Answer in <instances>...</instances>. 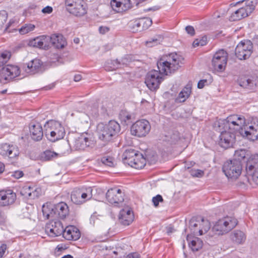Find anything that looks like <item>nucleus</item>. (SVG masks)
<instances>
[{
	"label": "nucleus",
	"mask_w": 258,
	"mask_h": 258,
	"mask_svg": "<svg viewBox=\"0 0 258 258\" xmlns=\"http://www.w3.org/2000/svg\"><path fill=\"white\" fill-rule=\"evenodd\" d=\"M134 219V215L131 209L126 208L120 211L118 220L119 223L124 226L130 225Z\"/></svg>",
	"instance_id": "393cba45"
},
{
	"label": "nucleus",
	"mask_w": 258,
	"mask_h": 258,
	"mask_svg": "<svg viewBox=\"0 0 258 258\" xmlns=\"http://www.w3.org/2000/svg\"><path fill=\"white\" fill-rule=\"evenodd\" d=\"M245 118L243 116L233 114L226 119L220 120L218 122L219 132L221 130H228L234 134L238 132L241 135L242 130L245 125Z\"/></svg>",
	"instance_id": "f03ea898"
},
{
	"label": "nucleus",
	"mask_w": 258,
	"mask_h": 258,
	"mask_svg": "<svg viewBox=\"0 0 258 258\" xmlns=\"http://www.w3.org/2000/svg\"><path fill=\"white\" fill-rule=\"evenodd\" d=\"M189 172L193 177L201 178L204 175V171L200 169H191Z\"/></svg>",
	"instance_id": "de8ad7c7"
},
{
	"label": "nucleus",
	"mask_w": 258,
	"mask_h": 258,
	"mask_svg": "<svg viewBox=\"0 0 258 258\" xmlns=\"http://www.w3.org/2000/svg\"><path fill=\"white\" fill-rule=\"evenodd\" d=\"M20 154L19 148L15 145L4 143L0 144V155L16 160Z\"/></svg>",
	"instance_id": "f3484780"
},
{
	"label": "nucleus",
	"mask_w": 258,
	"mask_h": 258,
	"mask_svg": "<svg viewBox=\"0 0 258 258\" xmlns=\"http://www.w3.org/2000/svg\"><path fill=\"white\" fill-rule=\"evenodd\" d=\"M138 153L139 152L131 148L125 150L122 155V160L124 163L129 165L130 161L133 160Z\"/></svg>",
	"instance_id": "72a5a7b5"
},
{
	"label": "nucleus",
	"mask_w": 258,
	"mask_h": 258,
	"mask_svg": "<svg viewBox=\"0 0 258 258\" xmlns=\"http://www.w3.org/2000/svg\"><path fill=\"white\" fill-rule=\"evenodd\" d=\"M61 235L68 240H77L81 236L79 230L72 225L68 226L65 229L63 227V233Z\"/></svg>",
	"instance_id": "a878e982"
},
{
	"label": "nucleus",
	"mask_w": 258,
	"mask_h": 258,
	"mask_svg": "<svg viewBox=\"0 0 258 258\" xmlns=\"http://www.w3.org/2000/svg\"><path fill=\"white\" fill-rule=\"evenodd\" d=\"M151 125L146 119L137 121L131 126V132L133 135L138 137H145L150 132Z\"/></svg>",
	"instance_id": "2eb2a0df"
},
{
	"label": "nucleus",
	"mask_w": 258,
	"mask_h": 258,
	"mask_svg": "<svg viewBox=\"0 0 258 258\" xmlns=\"http://www.w3.org/2000/svg\"><path fill=\"white\" fill-rule=\"evenodd\" d=\"M62 223L58 220H52L46 224L45 231L46 233L50 237H56L63 233Z\"/></svg>",
	"instance_id": "6ab92c4d"
},
{
	"label": "nucleus",
	"mask_w": 258,
	"mask_h": 258,
	"mask_svg": "<svg viewBox=\"0 0 258 258\" xmlns=\"http://www.w3.org/2000/svg\"><path fill=\"white\" fill-rule=\"evenodd\" d=\"M126 258H140V256L139 253L134 252L128 254Z\"/></svg>",
	"instance_id": "680f3d73"
},
{
	"label": "nucleus",
	"mask_w": 258,
	"mask_h": 258,
	"mask_svg": "<svg viewBox=\"0 0 258 258\" xmlns=\"http://www.w3.org/2000/svg\"><path fill=\"white\" fill-rule=\"evenodd\" d=\"M44 128L46 138L52 142L63 139L66 134L63 126L56 121L51 120L47 121L44 125Z\"/></svg>",
	"instance_id": "20e7f679"
},
{
	"label": "nucleus",
	"mask_w": 258,
	"mask_h": 258,
	"mask_svg": "<svg viewBox=\"0 0 258 258\" xmlns=\"http://www.w3.org/2000/svg\"><path fill=\"white\" fill-rule=\"evenodd\" d=\"M130 27L133 32H141L142 30H139L141 27L139 19L133 20L131 22L130 24Z\"/></svg>",
	"instance_id": "79ce46f5"
},
{
	"label": "nucleus",
	"mask_w": 258,
	"mask_h": 258,
	"mask_svg": "<svg viewBox=\"0 0 258 258\" xmlns=\"http://www.w3.org/2000/svg\"><path fill=\"white\" fill-rule=\"evenodd\" d=\"M92 192L90 187L75 189L71 194V200L76 204H81L92 198Z\"/></svg>",
	"instance_id": "4468645a"
},
{
	"label": "nucleus",
	"mask_w": 258,
	"mask_h": 258,
	"mask_svg": "<svg viewBox=\"0 0 258 258\" xmlns=\"http://www.w3.org/2000/svg\"><path fill=\"white\" fill-rule=\"evenodd\" d=\"M29 130L31 137L33 140L39 141L42 140L43 132L42 126L39 123L31 124Z\"/></svg>",
	"instance_id": "7c9ffc66"
},
{
	"label": "nucleus",
	"mask_w": 258,
	"mask_h": 258,
	"mask_svg": "<svg viewBox=\"0 0 258 258\" xmlns=\"http://www.w3.org/2000/svg\"><path fill=\"white\" fill-rule=\"evenodd\" d=\"M110 5L112 9L118 13L125 11L132 6L130 0H111Z\"/></svg>",
	"instance_id": "cd10ccee"
},
{
	"label": "nucleus",
	"mask_w": 258,
	"mask_h": 258,
	"mask_svg": "<svg viewBox=\"0 0 258 258\" xmlns=\"http://www.w3.org/2000/svg\"><path fill=\"white\" fill-rule=\"evenodd\" d=\"M222 170L228 178H237L242 171V164L240 159L227 161L223 164Z\"/></svg>",
	"instance_id": "6e6552de"
},
{
	"label": "nucleus",
	"mask_w": 258,
	"mask_h": 258,
	"mask_svg": "<svg viewBox=\"0 0 258 258\" xmlns=\"http://www.w3.org/2000/svg\"><path fill=\"white\" fill-rule=\"evenodd\" d=\"M141 28L139 30L142 31L148 29L152 24V21L150 18H142L139 19Z\"/></svg>",
	"instance_id": "58836bf2"
},
{
	"label": "nucleus",
	"mask_w": 258,
	"mask_h": 258,
	"mask_svg": "<svg viewBox=\"0 0 258 258\" xmlns=\"http://www.w3.org/2000/svg\"><path fill=\"white\" fill-rule=\"evenodd\" d=\"M9 52H5L0 54V67L3 66L9 60L10 58Z\"/></svg>",
	"instance_id": "c03bdc74"
},
{
	"label": "nucleus",
	"mask_w": 258,
	"mask_h": 258,
	"mask_svg": "<svg viewBox=\"0 0 258 258\" xmlns=\"http://www.w3.org/2000/svg\"><path fill=\"white\" fill-rule=\"evenodd\" d=\"M8 19V14L6 11H0V29H2Z\"/></svg>",
	"instance_id": "a18cd8bd"
},
{
	"label": "nucleus",
	"mask_w": 258,
	"mask_h": 258,
	"mask_svg": "<svg viewBox=\"0 0 258 258\" xmlns=\"http://www.w3.org/2000/svg\"><path fill=\"white\" fill-rule=\"evenodd\" d=\"M57 154L55 152L51 151L50 150H46L41 156V158L45 161H49L51 160L54 157L57 156Z\"/></svg>",
	"instance_id": "37998d69"
},
{
	"label": "nucleus",
	"mask_w": 258,
	"mask_h": 258,
	"mask_svg": "<svg viewBox=\"0 0 258 258\" xmlns=\"http://www.w3.org/2000/svg\"><path fill=\"white\" fill-rule=\"evenodd\" d=\"M245 234L239 230H235L231 234V239L237 243H241L245 240Z\"/></svg>",
	"instance_id": "e433bc0d"
},
{
	"label": "nucleus",
	"mask_w": 258,
	"mask_h": 258,
	"mask_svg": "<svg viewBox=\"0 0 258 258\" xmlns=\"http://www.w3.org/2000/svg\"><path fill=\"white\" fill-rule=\"evenodd\" d=\"M18 23V20L16 17H14L13 18L11 19L7 25L6 30H7L11 26H13L14 24H17Z\"/></svg>",
	"instance_id": "864d4df0"
},
{
	"label": "nucleus",
	"mask_w": 258,
	"mask_h": 258,
	"mask_svg": "<svg viewBox=\"0 0 258 258\" xmlns=\"http://www.w3.org/2000/svg\"><path fill=\"white\" fill-rule=\"evenodd\" d=\"M207 43V37H204L201 39H196L192 43V45L194 47H196L197 46H204Z\"/></svg>",
	"instance_id": "09e8293b"
},
{
	"label": "nucleus",
	"mask_w": 258,
	"mask_h": 258,
	"mask_svg": "<svg viewBox=\"0 0 258 258\" xmlns=\"http://www.w3.org/2000/svg\"><path fill=\"white\" fill-rule=\"evenodd\" d=\"M16 195L11 190L0 191V206H6L14 203Z\"/></svg>",
	"instance_id": "bb28decb"
},
{
	"label": "nucleus",
	"mask_w": 258,
	"mask_h": 258,
	"mask_svg": "<svg viewBox=\"0 0 258 258\" xmlns=\"http://www.w3.org/2000/svg\"><path fill=\"white\" fill-rule=\"evenodd\" d=\"M61 258H73V256L70 254H67L63 256Z\"/></svg>",
	"instance_id": "774afa93"
},
{
	"label": "nucleus",
	"mask_w": 258,
	"mask_h": 258,
	"mask_svg": "<svg viewBox=\"0 0 258 258\" xmlns=\"http://www.w3.org/2000/svg\"><path fill=\"white\" fill-rule=\"evenodd\" d=\"M82 79V76L80 74H77L74 76V81L75 82H79Z\"/></svg>",
	"instance_id": "69168bd1"
},
{
	"label": "nucleus",
	"mask_w": 258,
	"mask_h": 258,
	"mask_svg": "<svg viewBox=\"0 0 258 258\" xmlns=\"http://www.w3.org/2000/svg\"><path fill=\"white\" fill-rule=\"evenodd\" d=\"M119 117L121 122L127 124L131 119V115L126 110H121L119 114Z\"/></svg>",
	"instance_id": "a19ab883"
},
{
	"label": "nucleus",
	"mask_w": 258,
	"mask_h": 258,
	"mask_svg": "<svg viewBox=\"0 0 258 258\" xmlns=\"http://www.w3.org/2000/svg\"><path fill=\"white\" fill-rule=\"evenodd\" d=\"M95 142L87 134H82L76 139L74 147L77 150H85L87 148H93Z\"/></svg>",
	"instance_id": "412c9836"
},
{
	"label": "nucleus",
	"mask_w": 258,
	"mask_h": 258,
	"mask_svg": "<svg viewBox=\"0 0 258 258\" xmlns=\"http://www.w3.org/2000/svg\"><path fill=\"white\" fill-rule=\"evenodd\" d=\"M235 155L236 156H238L239 155L240 156V158H244L245 157V153L243 151L241 150L240 151H236Z\"/></svg>",
	"instance_id": "0e129e2a"
},
{
	"label": "nucleus",
	"mask_w": 258,
	"mask_h": 258,
	"mask_svg": "<svg viewBox=\"0 0 258 258\" xmlns=\"http://www.w3.org/2000/svg\"><path fill=\"white\" fill-rule=\"evenodd\" d=\"M219 136V145L225 149L232 147L235 141V134L228 130H223Z\"/></svg>",
	"instance_id": "aec40b11"
},
{
	"label": "nucleus",
	"mask_w": 258,
	"mask_h": 258,
	"mask_svg": "<svg viewBox=\"0 0 258 258\" xmlns=\"http://www.w3.org/2000/svg\"><path fill=\"white\" fill-rule=\"evenodd\" d=\"M228 59V53L224 49L218 50L212 59V66L214 69L219 72H223L226 68Z\"/></svg>",
	"instance_id": "ddd939ff"
},
{
	"label": "nucleus",
	"mask_w": 258,
	"mask_h": 258,
	"mask_svg": "<svg viewBox=\"0 0 258 258\" xmlns=\"http://www.w3.org/2000/svg\"><path fill=\"white\" fill-rule=\"evenodd\" d=\"M237 220L231 216L224 217L218 220L212 227L215 235H222L230 232L237 224Z\"/></svg>",
	"instance_id": "39448f33"
},
{
	"label": "nucleus",
	"mask_w": 258,
	"mask_h": 258,
	"mask_svg": "<svg viewBox=\"0 0 258 258\" xmlns=\"http://www.w3.org/2000/svg\"><path fill=\"white\" fill-rule=\"evenodd\" d=\"M212 81V79L210 76V79L209 80L207 79L201 80H200L198 84V87L199 89H202L204 88L205 85H208Z\"/></svg>",
	"instance_id": "3c124183"
},
{
	"label": "nucleus",
	"mask_w": 258,
	"mask_h": 258,
	"mask_svg": "<svg viewBox=\"0 0 258 258\" xmlns=\"http://www.w3.org/2000/svg\"><path fill=\"white\" fill-rule=\"evenodd\" d=\"M238 82L240 86L250 90H254L256 89L255 88L258 86V78L255 77H241Z\"/></svg>",
	"instance_id": "c756f323"
},
{
	"label": "nucleus",
	"mask_w": 258,
	"mask_h": 258,
	"mask_svg": "<svg viewBox=\"0 0 258 258\" xmlns=\"http://www.w3.org/2000/svg\"><path fill=\"white\" fill-rule=\"evenodd\" d=\"M20 74V68L15 65L8 64L3 67L0 72V83L6 84Z\"/></svg>",
	"instance_id": "f8f14e48"
},
{
	"label": "nucleus",
	"mask_w": 258,
	"mask_h": 258,
	"mask_svg": "<svg viewBox=\"0 0 258 258\" xmlns=\"http://www.w3.org/2000/svg\"><path fill=\"white\" fill-rule=\"evenodd\" d=\"M67 10L76 16H82L87 13V4L84 0H65Z\"/></svg>",
	"instance_id": "9d476101"
},
{
	"label": "nucleus",
	"mask_w": 258,
	"mask_h": 258,
	"mask_svg": "<svg viewBox=\"0 0 258 258\" xmlns=\"http://www.w3.org/2000/svg\"><path fill=\"white\" fill-rule=\"evenodd\" d=\"M244 3V5L235 11L230 17V20L231 21H236L247 17L254 10L257 0H246L239 1L236 3V5Z\"/></svg>",
	"instance_id": "0eeeda50"
},
{
	"label": "nucleus",
	"mask_w": 258,
	"mask_h": 258,
	"mask_svg": "<svg viewBox=\"0 0 258 258\" xmlns=\"http://www.w3.org/2000/svg\"><path fill=\"white\" fill-rule=\"evenodd\" d=\"M183 59L176 53L162 56L157 62L159 71L152 70L147 75L145 82L148 88L152 91L158 89L164 80L161 74L168 75L174 73L181 67Z\"/></svg>",
	"instance_id": "f257e3e1"
},
{
	"label": "nucleus",
	"mask_w": 258,
	"mask_h": 258,
	"mask_svg": "<svg viewBox=\"0 0 258 258\" xmlns=\"http://www.w3.org/2000/svg\"><path fill=\"white\" fill-rule=\"evenodd\" d=\"M146 163L145 158L142 154L139 153L133 160L130 161V163L128 165L139 169L143 168L145 166Z\"/></svg>",
	"instance_id": "473e14b6"
},
{
	"label": "nucleus",
	"mask_w": 258,
	"mask_h": 258,
	"mask_svg": "<svg viewBox=\"0 0 258 258\" xmlns=\"http://www.w3.org/2000/svg\"><path fill=\"white\" fill-rule=\"evenodd\" d=\"M187 240L189 242V246L193 251H198L202 246V241L197 237H194L191 240V236L187 235Z\"/></svg>",
	"instance_id": "c9c22d12"
},
{
	"label": "nucleus",
	"mask_w": 258,
	"mask_h": 258,
	"mask_svg": "<svg viewBox=\"0 0 258 258\" xmlns=\"http://www.w3.org/2000/svg\"><path fill=\"white\" fill-rule=\"evenodd\" d=\"M109 30V28L106 26H100L99 28V31L100 33L102 34H104L108 32Z\"/></svg>",
	"instance_id": "052dcab7"
},
{
	"label": "nucleus",
	"mask_w": 258,
	"mask_h": 258,
	"mask_svg": "<svg viewBox=\"0 0 258 258\" xmlns=\"http://www.w3.org/2000/svg\"><path fill=\"white\" fill-rule=\"evenodd\" d=\"M127 57H128V56H126L123 57L121 60V62L120 61H118L117 59L113 60L112 62L113 65V67L112 69L118 68L119 67V66L121 64V63H122L123 64H126V62H127V60H126Z\"/></svg>",
	"instance_id": "8fccbe9b"
},
{
	"label": "nucleus",
	"mask_w": 258,
	"mask_h": 258,
	"mask_svg": "<svg viewBox=\"0 0 258 258\" xmlns=\"http://www.w3.org/2000/svg\"><path fill=\"white\" fill-rule=\"evenodd\" d=\"M241 135L252 141L258 139V119H253L247 124L245 123Z\"/></svg>",
	"instance_id": "dca6fc26"
},
{
	"label": "nucleus",
	"mask_w": 258,
	"mask_h": 258,
	"mask_svg": "<svg viewBox=\"0 0 258 258\" xmlns=\"http://www.w3.org/2000/svg\"><path fill=\"white\" fill-rule=\"evenodd\" d=\"M69 207L64 202H60L56 205L43 206L42 212L43 216L47 219L57 215L60 218L63 219L69 214Z\"/></svg>",
	"instance_id": "423d86ee"
},
{
	"label": "nucleus",
	"mask_w": 258,
	"mask_h": 258,
	"mask_svg": "<svg viewBox=\"0 0 258 258\" xmlns=\"http://www.w3.org/2000/svg\"><path fill=\"white\" fill-rule=\"evenodd\" d=\"M179 139L178 134L177 133H174L171 137L170 140H168L171 143H174Z\"/></svg>",
	"instance_id": "4d7b16f0"
},
{
	"label": "nucleus",
	"mask_w": 258,
	"mask_h": 258,
	"mask_svg": "<svg viewBox=\"0 0 258 258\" xmlns=\"http://www.w3.org/2000/svg\"><path fill=\"white\" fill-rule=\"evenodd\" d=\"M186 32L191 36H193L195 33V29L192 26H187L185 27Z\"/></svg>",
	"instance_id": "6e6d98bb"
},
{
	"label": "nucleus",
	"mask_w": 258,
	"mask_h": 258,
	"mask_svg": "<svg viewBox=\"0 0 258 258\" xmlns=\"http://www.w3.org/2000/svg\"><path fill=\"white\" fill-rule=\"evenodd\" d=\"M247 174L251 180L258 185V154L254 155L246 163Z\"/></svg>",
	"instance_id": "a211bd4d"
},
{
	"label": "nucleus",
	"mask_w": 258,
	"mask_h": 258,
	"mask_svg": "<svg viewBox=\"0 0 258 258\" xmlns=\"http://www.w3.org/2000/svg\"><path fill=\"white\" fill-rule=\"evenodd\" d=\"M35 26L32 24H26L19 29L21 35H24L34 30Z\"/></svg>",
	"instance_id": "ea45409f"
},
{
	"label": "nucleus",
	"mask_w": 258,
	"mask_h": 258,
	"mask_svg": "<svg viewBox=\"0 0 258 258\" xmlns=\"http://www.w3.org/2000/svg\"><path fill=\"white\" fill-rule=\"evenodd\" d=\"M162 39L163 38L161 36H155L149 39V40L146 42V44L148 47H152L160 44Z\"/></svg>",
	"instance_id": "4c0bfd02"
},
{
	"label": "nucleus",
	"mask_w": 258,
	"mask_h": 258,
	"mask_svg": "<svg viewBox=\"0 0 258 258\" xmlns=\"http://www.w3.org/2000/svg\"><path fill=\"white\" fill-rule=\"evenodd\" d=\"M53 9L50 6H46L42 10V12L44 14H50L52 13Z\"/></svg>",
	"instance_id": "bf43d9fd"
},
{
	"label": "nucleus",
	"mask_w": 258,
	"mask_h": 258,
	"mask_svg": "<svg viewBox=\"0 0 258 258\" xmlns=\"http://www.w3.org/2000/svg\"><path fill=\"white\" fill-rule=\"evenodd\" d=\"M42 62L38 58H35L23 65V69L28 74L34 75L41 70Z\"/></svg>",
	"instance_id": "b1692460"
},
{
	"label": "nucleus",
	"mask_w": 258,
	"mask_h": 258,
	"mask_svg": "<svg viewBox=\"0 0 258 258\" xmlns=\"http://www.w3.org/2000/svg\"><path fill=\"white\" fill-rule=\"evenodd\" d=\"M7 245L3 243L0 246V258L3 257L5 253L6 250L7 249Z\"/></svg>",
	"instance_id": "5fc2aeb1"
},
{
	"label": "nucleus",
	"mask_w": 258,
	"mask_h": 258,
	"mask_svg": "<svg viewBox=\"0 0 258 258\" xmlns=\"http://www.w3.org/2000/svg\"><path fill=\"white\" fill-rule=\"evenodd\" d=\"M20 193L26 198L34 199L41 195L42 190L40 187L27 184L22 187Z\"/></svg>",
	"instance_id": "5701e85b"
},
{
	"label": "nucleus",
	"mask_w": 258,
	"mask_h": 258,
	"mask_svg": "<svg viewBox=\"0 0 258 258\" xmlns=\"http://www.w3.org/2000/svg\"><path fill=\"white\" fill-rule=\"evenodd\" d=\"M5 170V165L3 163L0 162V173L4 172Z\"/></svg>",
	"instance_id": "338daca9"
},
{
	"label": "nucleus",
	"mask_w": 258,
	"mask_h": 258,
	"mask_svg": "<svg viewBox=\"0 0 258 258\" xmlns=\"http://www.w3.org/2000/svg\"><path fill=\"white\" fill-rule=\"evenodd\" d=\"M191 93V87L189 86L185 87L179 93L178 97L175 99L176 102H183L189 96Z\"/></svg>",
	"instance_id": "f704fd0d"
},
{
	"label": "nucleus",
	"mask_w": 258,
	"mask_h": 258,
	"mask_svg": "<svg viewBox=\"0 0 258 258\" xmlns=\"http://www.w3.org/2000/svg\"><path fill=\"white\" fill-rule=\"evenodd\" d=\"M49 46L51 44L54 47L59 49L64 47L66 44V40L61 34H53L49 36Z\"/></svg>",
	"instance_id": "2f4dec72"
},
{
	"label": "nucleus",
	"mask_w": 258,
	"mask_h": 258,
	"mask_svg": "<svg viewBox=\"0 0 258 258\" xmlns=\"http://www.w3.org/2000/svg\"><path fill=\"white\" fill-rule=\"evenodd\" d=\"M166 228H167V233L168 235L171 234L175 231L174 228L171 225L167 227Z\"/></svg>",
	"instance_id": "e2e57ef3"
},
{
	"label": "nucleus",
	"mask_w": 258,
	"mask_h": 258,
	"mask_svg": "<svg viewBox=\"0 0 258 258\" xmlns=\"http://www.w3.org/2000/svg\"><path fill=\"white\" fill-rule=\"evenodd\" d=\"M163 200L162 197L160 195H158L152 198V202L155 207L158 206L159 203L160 202H162Z\"/></svg>",
	"instance_id": "603ef678"
},
{
	"label": "nucleus",
	"mask_w": 258,
	"mask_h": 258,
	"mask_svg": "<svg viewBox=\"0 0 258 258\" xmlns=\"http://www.w3.org/2000/svg\"><path fill=\"white\" fill-rule=\"evenodd\" d=\"M252 49L253 44L250 40L241 41L235 48V55L240 60L246 59L251 55Z\"/></svg>",
	"instance_id": "9b49d317"
},
{
	"label": "nucleus",
	"mask_w": 258,
	"mask_h": 258,
	"mask_svg": "<svg viewBox=\"0 0 258 258\" xmlns=\"http://www.w3.org/2000/svg\"><path fill=\"white\" fill-rule=\"evenodd\" d=\"M189 228L194 235H202L210 229V223L201 217L192 218L189 221Z\"/></svg>",
	"instance_id": "1a4fd4ad"
},
{
	"label": "nucleus",
	"mask_w": 258,
	"mask_h": 258,
	"mask_svg": "<svg viewBox=\"0 0 258 258\" xmlns=\"http://www.w3.org/2000/svg\"><path fill=\"white\" fill-rule=\"evenodd\" d=\"M124 193L120 189L114 187L108 190L106 194L107 200L111 204L122 203L124 200Z\"/></svg>",
	"instance_id": "4be33fe9"
},
{
	"label": "nucleus",
	"mask_w": 258,
	"mask_h": 258,
	"mask_svg": "<svg viewBox=\"0 0 258 258\" xmlns=\"http://www.w3.org/2000/svg\"><path fill=\"white\" fill-rule=\"evenodd\" d=\"M101 162L108 166L112 167L114 166V160L111 157H103L101 159Z\"/></svg>",
	"instance_id": "49530a36"
},
{
	"label": "nucleus",
	"mask_w": 258,
	"mask_h": 258,
	"mask_svg": "<svg viewBox=\"0 0 258 258\" xmlns=\"http://www.w3.org/2000/svg\"><path fill=\"white\" fill-rule=\"evenodd\" d=\"M23 175V173L21 171H16L14 172H13L12 174V176L17 179H19L20 177H22Z\"/></svg>",
	"instance_id": "13d9d810"
},
{
	"label": "nucleus",
	"mask_w": 258,
	"mask_h": 258,
	"mask_svg": "<svg viewBox=\"0 0 258 258\" xmlns=\"http://www.w3.org/2000/svg\"><path fill=\"white\" fill-rule=\"evenodd\" d=\"M49 39V36L42 35L30 40L29 45L35 47L48 49L49 47L48 42Z\"/></svg>",
	"instance_id": "c85d7f7f"
},
{
	"label": "nucleus",
	"mask_w": 258,
	"mask_h": 258,
	"mask_svg": "<svg viewBox=\"0 0 258 258\" xmlns=\"http://www.w3.org/2000/svg\"><path fill=\"white\" fill-rule=\"evenodd\" d=\"M119 124L114 120H110L107 124L99 123L97 133L99 140L106 144L111 141L112 137L120 131Z\"/></svg>",
	"instance_id": "7ed1b4c3"
}]
</instances>
